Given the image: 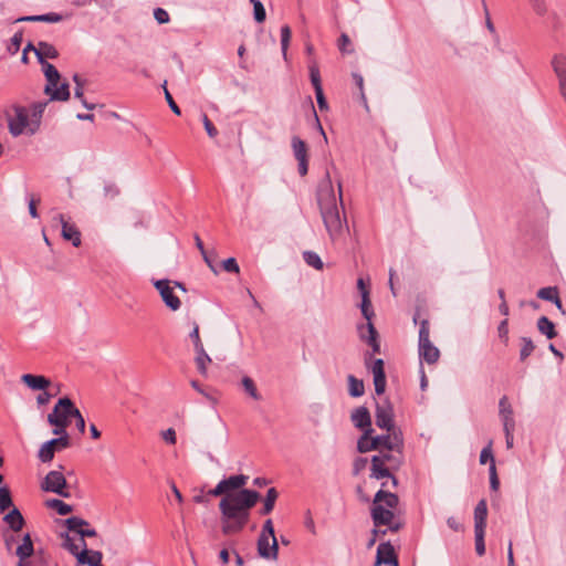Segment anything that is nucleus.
Wrapping results in <instances>:
<instances>
[{
  "label": "nucleus",
  "instance_id": "nucleus-22",
  "mask_svg": "<svg viewBox=\"0 0 566 566\" xmlns=\"http://www.w3.org/2000/svg\"><path fill=\"white\" fill-rule=\"evenodd\" d=\"M23 384H25L32 390H44L46 389L51 381L44 376L24 374L21 377Z\"/></svg>",
  "mask_w": 566,
  "mask_h": 566
},
{
  "label": "nucleus",
  "instance_id": "nucleus-36",
  "mask_svg": "<svg viewBox=\"0 0 566 566\" xmlns=\"http://www.w3.org/2000/svg\"><path fill=\"white\" fill-rule=\"evenodd\" d=\"M303 259L308 266H312L318 271L323 270L324 263L321 260L319 255L313 251L303 252Z\"/></svg>",
  "mask_w": 566,
  "mask_h": 566
},
{
  "label": "nucleus",
  "instance_id": "nucleus-27",
  "mask_svg": "<svg viewBox=\"0 0 566 566\" xmlns=\"http://www.w3.org/2000/svg\"><path fill=\"white\" fill-rule=\"evenodd\" d=\"M537 329L541 334L545 335L548 339H553L557 336L555 325L546 316H541L537 319Z\"/></svg>",
  "mask_w": 566,
  "mask_h": 566
},
{
  "label": "nucleus",
  "instance_id": "nucleus-57",
  "mask_svg": "<svg viewBox=\"0 0 566 566\" xmlns=\"http://www.w3.org/2000/svg\"><path fill=\"white\" fill-rule=\"evenodd\" d=\"M202 256H203L205 262L209 266V269L213 273L218 274V269L214 265V262H216V259H217V254L214 252H211V253L203 252Z\"/></svg>",
  "mask_w": 566,
  "mask_h": 566
},
{
  "label": "nucleus",
  "instance_id": "nucleus-12",
  "mask_svg": "<svg viewBox=\"0 0 566 566\" xmlns=\"http://www.w3.org/2000/svg\"><path fill=\"white\" fill-rule=\"evenodd\" d=\"M373 428L366 429L363 436L359 438L357 442V450L360 453H366L371 450H378L381 448L382 442L385 441L386 434L373 437Z\"/></svg>",
  "mask_w": 566,
  "mask_h": 566
},
{
  "label": "nucleus",
  "instance_id": "nucleus-4",
  "mask_svg": "<svg viewBox=\"0 0 566 566\" xmlns=\"http://www.w3.org/2000/svg\"><path fill=\"white\" fill-rule=\"evenodd\" d=\"M399 497L391 492L379 490L370 507V516L375 527L387 526L391 532H398L402 524L396 517Z\"/></svg>",
  "mask_w": 566,
  "mask_h": 566
},
{
  "label": "nucleus",
  "instance_id": "nucleus-35",
  "mask_svg": "<svg viewBox=\"0 0 566 566\" xmlns=\"http://www.w3.org/2000/svg\"><path fill=\"white\" fill-rule=\"evenodd\" d=\"M66 411H69V409L66 407L59 406V401H57L55 403L52 412L49 413L48 420L50 418H52V419L55 418L60 422L62 421V422H69L70 423V413H67Z\"/></svg>",
  "mask_w": 566,
  "mask_h": 566
},
{
  "label": "nucleus",
  "instance_id": "nucleus-61",
  "mask_svg": "<svg viewBox=\"0 0 566 566\" xmlns=\"http://www.w3.org/2000/svg\"><path fill=\"white\" fill-rule=\"evenodd\" d=\"M203 126L207 132V134L213 138L218 135L217 128L213 126V124L210 122L207 115H203L202 117Z\"/></svg>",
  "mask_w": 566,
  "mask_h": 566
},
{
  "label": "nucleus",
  "instance_id": "nucleus-62",
  "mask_svg": "<svg viewBox=\"0 0 566 566\" xmlns=\"http://www.w3.org/2000/svg\"><path fill=\"white\" fill-rule=\"evenodd\" d=\"M190 338L193 342L195 349H200L201 350V347H203V345H202V342H201L200 336H199V326L197 324L193 325V329L190 333Z\"/></svg>",
  "mask_w": 566,
  "mask_h": 566
},
{
  "label": "nucleus",
  "instance_id": "nucleus-3",
  "mask_svg": "<svg viewBox=\"0 0 566 566\" xmlns=\"http://www.w3.org/2000/svg\"><path fill=\"white\" fill-rule=\"evenodd\" d=\"M48 102L33 103L30 108L21 105H13L7 113V122L10 134L13 137L21 135H34L41 125L42 115Z\"/></svg>",
  "mask_w": 566,
  "mask_h": 566
},
{
  "label": "nucleus",
  "instance_id": "nucleus-39",
  "mask_svg": "<svg viewBox=\"0 0 566 566\" xmlns=\"http://www.w3.org/2000/svg\"><path fill=\"white\" fill-rule=\"evenodd\" d=\"M291 36H292L291 28L289 25H283L281 28V49H282L283 57L285 60L287 59V49L290 45Z\"/></svg>",
  "mask_w": 566,
  "mask_h": 566
},
{
  "label": "nucleus",
  "instance_id": "nucleus-51",
  "mask_svg": "<svg viewBox=\"0 0 566 566\" xmlns=\"http://www.w3.org/2000/svg\"><path fill=\"white\" fill-rule=\"evenodd\" d=\"M63 547L66 548L71 554L75 555L78 559V554L81 553L80 547H82L81 543L75 544L74 541L66 534L64 536Z\"/></svg>",
  "mask_w": 566,
  "mask_h": 566
},
{
  "label": "nucleus",
  "instance_id": "nucleus-6",
  "mask_svg": "<svg viewBox=\"0 0 566 566\" xmlns=\"http://www.w3.org/2000/svg\"><path fill=\"white\" fill-rule=\"evenodd\" d=\"M41 489L45 492L55 493L62 497H70L71 494L67 490V483L64 474L61 471H50L41 483Z\"/></svg>",
  "mask_w": 566,
  "mask_h": 566
},
{
  "label": "nucleus",
  "instance_id": "nucleus-52",
  "mask_svg": "<svg viewBox=\"0 0 566 566\" xmlns=\"http://www.w3.org/2000/svg\"><path fill=\"white\" fill-rule=\"evenodd\" d=\"M488 461L491 463H495L493 452H492V441L488 443L486 447H484L480 453V463L485 464Z\"/></svg>",
  "mask_w": 566,
  "mask_h": 566
},
{
  "label": "nucleus",
  "instance_id": "nucleus-32",
  "mask_svg": "<svg viewBox=\"0 0 566 566\" xmlns=\"http://www.w3.org/2000/svg\"><path fill=\"white\" fill-rule=\"evenodd\" d=\"M500 417L502 422L515 421L513 417V409L507 400V397H502L499 402Z\"/></svg>",
  "mask_w": 566,
  "mask_h": 566
},
{
  "label": "nucleus",
  "instance_id": "nucleus-17",
  "mask_svg": "<svg viewBox=\"0 0 566 566\" xmlns=\"http://www.w3.org/2000/svg\"><path fill=\"white\" fill-rule=\"evenodd\" d=\"M371 373L374 375L375 391L378 396L382 395L386 389V375L382 359L378 358L374 360L371 365Z\"/></svg>",
  "mask_w": 566,
  "mask_h": 566
},
{
  "label": "nucleus",
  "instance_id": "nucleus-20",
  "mask_svg": "<svg viewBox=\"0 0 566 566\" xmlns=\"http://www.w3.org/2000/svg\"><path fill=\"white\" fill-rule=\"evenodd\" d=\"M82 551L78 554V564L88 565V566H97L103 558V555L98 551H87L86 543L84 539H81Z\"/></svg>",
  "mask_w": 566,
  "mask_h": 566
},
{
  "label": "nucleus",
  "instance_id": "nucleus-7",
  "mask_svg": "<svg viewBox=\"0 0 566 566\" xmlns=\"http://www.w3.org/2000/svg\"><path fill=\"white\" fill-rule=\"evenodd\" d=\"M375 417L377 427L385 429L387 431L386 434H391L394 431H401L395 424L394 409L388 400L377 402Z\"/></svg>",
  "mask_w": 566,
  "mask_h": 566
},
{
  "label": "nucleus",
  "instance_id": "nucleus-38",
  "mask_svg": "<svg viewBox=\"0 0 566 566\" xmlns=\"http://www.w3.org/2000/svg\"><path fill=\"white\" fill-rule=\"evenodd\" d=\"M360 310H361L363 316L367 319V323H371V317L374 316V311L371 307L369 292L363 293Z\"/></svg>",
  "mask_w": 566,
  "mask_h": 566
},
{
  "label": "nucleus",
  "instance_id": "nucleus-30",
  "mask_svg": "<svg viewBox=\"0 0 566 566\" xmlns=\"http://www.w3.org/2000/svg\"><path fill=\"white\" fill-rule=\"evenodd\" d=\"M241 385H242V388L244 389V391L254 400H260L261 399V395L255 386V382L254 380L249 377V376H244L242 379H241Z\"/></svg>",
  "mask_w": 566,
  "mask_h": 566
},
{
  "label": "nucleus",
  "instance_id": "nucleus-1",
  "mask_svg": "<svg viewBox=\"0 0 566 566\" xmlns=\"http://www.w3.org/2000/svg\"><path fill=\"white\" fill-rule=\"evenodd\" d=\"M248 479L243 474L231 475L221 480L208 492L211 496H223L219 502V510L224 535L235 534L244 528L250 517V510L260 499L256 491L243 489Z\"/></svg>",
  "mask_w": 566,
  "mask_h": 566
},
{
  "label": "nucleus",
  "instance_id": "nucleus-15",
  "mask_svg": "<svg viewBox=\"0 0 566 566\" xmlns=\"http://www.w3.org/2000/svg\"><path fill=\"white\" fill-rule=\"evenodd\" d=\"M382 564L398 566L395 549L389 542L379 544L377 548L375 566H379Z\"/></svg>",
  "mask_w": 566,
  "mask_h": 566
},
{
  "label": "nucleus",
  "instance_id": "nucleus-54",
  "mask_svg": "<svg viewBox=\"0 0 566 566\" xmlns=\"http://www.w3.org/2000/svg\"><path fill=\"white\" fill-rule=\"evenodd\" d=\"M253 13L255 21L259 23H262L266 18L265 9L260 1L253 3Z\"/></svg>",
  "mask_w": 566,
  "mask_h": 566
},
{
  "label": "nucleus",
  "instance_id": "nucleus-9",
  "mask_svg": "<svg viewBox=\"0 0 566 566\" xmlns=\"http://www.w3.org/2000/svg\"><path fill=\"white\" fill-rule=\"evenodd\" d=\"M293 155L298 164V174L305 176L308 171V149L304 140L297 136H293L292 140Z\"/></svg>",
  "mask_w": 566,
  "mask_h": 566
},
{
  "label": "nucleus",
  "instance_id": "nucleus-60",
  "mask_svg": "<svg viewBox=\"0 0 566 566\" xmlns=\"http://www.w3.org/2000/svg\"><path fill=\"white\" fill-rule=\"evenodd\" d=\"M429 333H430V331H429V322L424 319L420 324L419 342L430 340Z\"/></svg>",
  "mask_w": 566,
  "mask_h": 566
},
{
  "label": "nucleus",
  "instance_id": "nucleus-26",
  "mask_svg": "<svg viewBox=\"0 0 566 566\" xmlns=\"http://www.w3.org/2000/svg\"><path fill=\"white\" fill-rule=\"evenodd\" d=\"M3 521L13 532L21 531L25 523L21 512L17 507H13L8 514H6Z\"/></svg>",
  "mask_w": 566,
  "mask_h": 566
},
{
  "label": "nucleus",
  "instance_id": "nucleus-23",
  "mask_svg": "<svg viewBox=\"0 0 566 566\" xmlns=\"http://www.w3.org/2000/svg\"><path fill=\"white\" fill-rule=\"evenodd\" d=\"M390 468L380 463V459L378 458H371V473L370 476L374 479H382V478H390L392 481V485H397V479L390 474Z\"/></svg>",
  "mask_w": 566,
  "mask_h": 566
},
{
  "label": "nucleus",
  "instance_id": "nucleus-11",
  "mask_svg": "<svg viewBox=\"0 0 566 566\" xmlns=\"http://www.w3.org/2000/svg\"><path fill=\"white\" fill-rule=\"evenodd\" d=\"M552 67L558 80L559 94L566 103V55H554L552 59Z\"/></svg>",
  "mask_w": 566,
  "mask_h": 566
},
{
  "label": "nucleus",
  "instance_id": "nucleus-43",
  "mask_svg": "<svg viewBox=\"0 0 566 566\" xmlns=\"http://www.w3.org/2000/svg\"><path fill=\"white\" fill-rule=\"evenodd\" d=\"M53 442H45L39 450V459L42 462H50L54 458L55 450L52 448Z\"/></svg>",
  "mask_w": 566,
  "mask_h": 566
},
{
  "label": "nucleus",
  "instance_id": "nucleus-37",
  "mask_svg": "<svg viewBox=\"0 0 566 566\" xmlns=\"http://www.w3.org/2000/svg\"><path fill=\"white\" fill-rule=\"evenodd\" d=\"M349 394L353 397H360L364 395L365 387L363 380L357 379L353 375L348 376Z\"/></svg>",
  "mask_w": 566,
  "mask_h": 566
},
{
  "label": "nucleus",
  "instance_id": "nucleus-44",
  "mask_svg": "<svg viewBox=\"0 0 566 566\" xmlns=\"http://www.w3.org/2000/svg\"><path fill=\"white\" fill-rule=\"evenodd\" d=\"M59 406H63L69 409V411H66V412L70 413V418H75V420H76V419L83 417L82 413L80 412V410L75 407V405L69 397L60 398Z\"/></svg>",
  "mask_w": 566,
  "mask_h": 566
},
{
  "label": "nucleus",
  "instance_id": "nucleus-25",
  "mask_svg": "<svg viewBox=\"0 0 566 566\" xmlns=\"http://www.w3.org/2000/svg\"><path fill=\"white\" fill-rule=\"evenodd\" d=\"M34 52L41 64L46 63L45 59H55L59 55L57 50L46 42H39Z\"/></svg>",
  "mask_w": 566,
  "mask_h": 566
},
{
  "label": "nucleus",
  "instance_id": "nucleus-29",
  "mask_svg": "<svg viewBox=\"0 0 566 566\" xmlns=\"http://www.w3.org/2000/svg\"><path fill=\"white\" fill-rule=\"evenodd\" d=\"M63 20V17L59 13H46V14H40V15H30L21 18L20 21H40V22H50V23H56Z\"/></svg>",
  "mask_w": 566,
  "mask_h": 566
},
{
  "label": "nucleus",
  "instance_id": "nucleus-8",
  "mask_svg": "<svg viewBox=\"0 0 566 566\" xmlns=\"http://www.w3.org/2000/svg\"><path fill=\"white\" fill-rule=\"evenodd\" d=\"M156 290L159 292L163 302L171 311L176 312L181 307V301L174 293V286L169 280H158L154 283Z\"/></svg>",
  "mask_w": 566,
  "mask_h": 566
},
{
  "label": "nucleus",
  "instance_id": "nucleus-63",
  "mask_svg": "<svg viewBox=\"0 0 566 566\" xmlns=\"http://www.w3.org/2000/svg\"><path fill=\"white\" fill-rule=\"evenodd\" d=\"M350 45V39L347 34L343 33L338 40V48L343 53H349L352 52L348 46Z\"/></svg>",
  "mask_w": 566,
  "mask_h": 566
},
{
  "label": "nucleus",
  "instance_id": "nucleus-13",
  "mask_svg": "<svg viewBox=\"0 0 566 566\" xmlns=\"http://www.w3.org/2000/svg\"><path fill=\"white\" fill-rule=\"evenodd\" d=\"M53 220L61 224L64 240L71 241L74 247L81 245V232L75 224L70 223L62 213L55 216Z\"/></svg>",
  "mask_w": 566,
  "mask_h": 566
},
{
  "label": "nucleus",
  "instance_id": "nucleus-19",
  "mask_svg": "<svg viewBox=\"0 0 566 566\" xmlns=\"http://www.w3.org/2000/svg\"><path fill=\"white\" fill-rule=\"evenodd\" d=\"M419 356L427 364H436L440 358V350L431 343V340L419 342Z\"/></svg>",
  "mask_w": 566,
  "mask_h": 566
},
{
  "label": "nucleus",
  "instance_id": "nucleus-16",
  "mask_svg": "<svg viewBox=\"0 0 566 566\" xmlns=\"http://www.w3.org/2000/svg\"><path fill=\"white\" fill-rule=\"evenodd\" d=\"M60 81L46 82L44 93L50 95L51 101H67L70 97L69 84Z\"/></svg>",
  "mask_w": 566,
  "mask_h": 566
},
{
  "label": "nucleus",
  "instance_id": "nucleus-64",
  "mask_svg": "<svg viewBox=\"0 0 566 566\" xmlns=\"http://www.w3.org/2000/svg\"><path fill=\"white\" fill-rule=\"evenodd\" d=\"M315 96H316V101H317V105H318V108L321 111H325L328 108V105H327V101L325 98V95H324V92H323V88L321 90H316L315 91Z\"/></svg>",
  "mask_w": 566,
  "mask_h": 566
},
{
  "label": "nucleus",
  "instance_id": "nucleus-28",
  "mask_svg": "<svg viewBox=\"0 0 566 566\" xmlns=\"http://www.w3.org/2000/svg\"><path fill=\"white\" fill-rule=\"evenodd\" d=\"M33 552L34 549L31 536L30 534H25L22 538V543L17 547L15 554L19 559H27L32 556Z\"/></svg>",
  "mask_w": 566,
  "mask_h": 566
},
{
  "label": "nucleus",
  "instance_id": "nucleus-33",
  "mask_svg": "<svg viewBox=\"0 0 566 566\" xmlns=\"http://www.w3.org/2000/svg\"><path fill=\"white\" fill-rule=\"evenodd\" d=\"M195 350L197 353L196 364H197L198 370L201 375L205 376V375H207V365L211 363V358L206 353L203 347H201V350L200 349H195Z\"/></svg>",
  "mask_w": 566,
  "mask_h": 566
},
{
  "label": "nucleus",
  "instance_id": "nucleus-34",
  "mask_svg": "<svg viewBox=\"0 0 566 566\" xmlns=\"http://www.w3.org/2000/svg\"><path fill=\"white\" fill-rule=\"evenodd\" d=\"M277 491L274 488L268 490L266 497L264 500L263 509L261 510V514L266 515L272 512L274 509L275 501L277 499Z\"/></svg>",
  "mask_w": 566,
  "mask_h": 566
},
{
  "label": "nucleus",
  "instance_id": "nucleus-48",
  "mask_svg": "<svg viewBox=\"0 0 566 566\" xmlns=\"http://www.w3.org/2000/svg\"><path fill=\"white\" fill-rule=\"evenodd\" d=\"M474 535H475V551H476V554L479 556H482L485 553V544H484L485 530L474 531Z\"/></svg>",
  "mask_w": 566,
  "mask_h": 566
},
{
  "label": "nucleus",
  "instance_id": "nucleus-59",
  "mask_svg": "<svg viewBox=\"0 0 566 566\" xmlns=\"http://www.w3.org/2000/svg\"><path fill=\"white\" fill-rule=\"evenodd\" d=\"M154 17L159 24L169 22V14L165 9H161V8L155 9Z\"/></svg>",
  "mask_w": 566,
  "mask_h": 566
},
{
  "label": "nucleus",
  "instance_id": "nucleus-55",
  "mask_svg": "<svg viewBox=\"0 0 566 566\" xmlns=\"http://www.w3.org/2000/svg\"><path fill=\"white\" fill-rule=\"evenodd\" d=\"M490 486L493 491H497L500 488V481L496 473V467L495 463L490 464Z\"/></svg>",
  "mask_w": 566,
  "mask_h": 566
},
{
  "label": "nucleus",
  "instance_id": "nucleus-45",
  "mask_svg": "<svg viewBox=\"0 0 566 566\" xmlns=\"http://www.w3.org/2000/svg\"><path fill=\"white\" fill-rule=\"evenodd\" d=\"M308 71H310L311 83L314 87V91L323 88L322 83H321L319 70L315 62L310 64Z\"/></svg>",
  "mask_w": 566,
  "mask_h": 566
},
{
  "label": "nucleus",
  "instance_id": "nucleus-24",
  "mask_svg": "<svg viewBox=\"0 0 566 566\" xmlns=\"http://www.w3.org/2000/svg\"><path fill=\"white\" fill-rule=\"evenodd\" d=\"M488 517V505L485 500L479 501L474 509V531L485 530Z\"/></svg>",
  "mask_w": 566,
  "mask_h": 566
},
{
  "label": "nucleus",
  "instance_id": "nucleus-47",
  "mask_svg": "<svg viewBox=\"0 0 566 566\" xmlns=\"http://www.w3.org/2000/svg\"><path fill=\"white\" fill-rule=\"evenodd\" d=\"M46 82L60 81L61 76L56 67L51 63L42 64Z\"/></svg>",
  "mask_w": 566,
  "mask_h": 566
},
{
  "label": "nucleus",
  "instance_id": "nucleus-18",
  "mask_svg": "<svg viewBox=\"0 0 566 566\" xmlns=\"http://www.w3.org/2000/svg\"><path fill=\"white\" fill-rule=\"evenodd\" d=\"M66 527L72 531L76 532L81 535V539H84V537H94L96 536V531L94 528H84L88 523L80 518L77 516H72L65 521Z\"/></svg>",
  "mask_w": 566,
  "mask_h": 566
},
{
  "label": "nucleus",
  "instance_id": "nucleus-50",
  "mask_svg": "<svg viewBox=\"0 0 566 566\" xmlns=\"http://www.w3.org/2000/svg\"><path fill=\"white\" fill-rule=\"evenodd\" d=\"M48 442H53L52 448L55 451H60L70 447V437L69 434H64L59 438L49 440Z\"/></svg>",
  "mask_w": 566,
  "mask_h": 566
},
{
  "label": "nucleus",
  "instance_id": "nucleus-46",
  "mask_svg": "<svg viewBox=\"0 0 566 566\" xmlns=\"http://www.w3.org/2000/svg\"><path fill=\"white\" fill-rule=\"evenodd\" d=\"M13 506L10 490L8 488H0V511L4 512Z\"/></svg>",
  "mask_w": 566,
  "mask_h": 566
},
{
  "label": "nucleus",
  "instance_id": "nucleus-2",
  "mask_svg": "<svg viewBox=\"0 0 566 566\" xmlns=\"http://www.w3.org/2000/svg\"><path fill=\"white\" fill-rule=\"evenodd\" d=\"M317 201L325 228L332 240H336L343 232L346 220L340 218L329 174L321 181L317 190Z\"/></svg>",
  "mask_w": 566,
  "mask_h": 566
},
{
  "label": "nucleus",
  "instance_id": "nucleus-21",
  "mask_svg": "<svg viewBox=\"0 0 566 566\" xmlns=\"http://www.w3.org/2000/svg\"><path fill=\"white\" fill-rule=\"evenodd\" d=\"M352 421L355 424V427L363 429L364 431L366 429L371 428V419L370 413L366 407H358L352 412Z\"/></svg>",
  "mask_w": 566,
  "mask_h": 566
},
{
  "label": "nucleus",
  "instance_id": "nucleus-14",
  "mask_svg": "<svg viewBox=\"0 0 566 566\" xmlns=\"http://www.w3.org/2000/svg\"><path fill=\"white\" fill-rule=\"evenodd\" d=\"M358 334L359 338L371 347L374 354L380 353L378 333L373 323L360 324L358 326Z\"/></svg>",
  "mask_w": 566,
  "mask_h": 566
},
{
  "label": "nucleus",
  "instance_id": "nucleus-56",
  "mask_svg": "<svg viewBox=\"0 0 566 566\" xmlns=\"http://www.w3.org/2000/svg\"><path fill=\"white\" fill-rule=\"evenodd\" d=\"M222 268L224 271L230 273H239L240 268L234 258H229L222 262Z\"/></svg>",
  "mask_w": 566,
  "mask_h": 566
},
{
  "label": "nucleus",
  "instance_id": "nucleus-5",
  "mask_svg": "<svg viewBox=\"0 0 566 566\" xmlns=\"http://www.w3.org/2000/svg\"><path fill=\"white\" fill-rule=\"evenodd\" d=\"M379 453L373 458L380 459V463L397 470L403 462V436L401 431H394L386 434L381 448L377 450Z\"/></svg>",
  "mask_w": 566,
  "mask_h": 566
},
{
  "label": "nucleus",
  "instance_id": "nucleus-58",
  "mask_svg": "<svg viewBox=\"0 0 566 566\" xmlns=\"http://www.w3.org/2000/svg\"><path fill=\"white\" fill-rule=\"evenodd\" d=\"M119 193L118 188L114 184H106L104 186V198L105 199H114Z\"/></svg>",
  "mask_w": 566,
  "mask_h": 566
},
{
  "label": "nucleus",
  "instance_id": "nucleus-41",
  "mask_svg": "<svg viewBox=\"0 0 566 566\" xmlns=\"http://www.w3.org/2000/svg\"><path fill=\"white\" fill-rule=\"evenodd\" d=\"M521 343L520 359L523 361L534 352L535 345L528 337H521Z\"/></svg>",
  "mask_w": 566,
  "mask_h": 566
},
{
  "label": "nucleus",
  "instance_id": "nucleus-49",
  "mask_svg": "<svg viewBox=\"0 0 566 566\" xmlns=\"http://www.w3.org/2000/svg\"><path fill=\"white\" fill-rule=\"evenodd\" d=\"M48 422L54 427L53 434L59 436V437L67 434L66 428L70 426L69 422H62V421L60 422L55 418L54 419L50 418Z\"/></svg>",
  "mask_w": 566,
  "mask_h": 566
},
{
  "label": "nucleus",
  "instance_id": "nucleus-53",
  "mask_svg": "<svg viewBox=\"0 0 566 566\" xmlns=\"http://www.w3.org/2000/svg\"><path fill=\"white\" fill-rule=\"evenodd\" d=\"M497 335L505 345L509 343V321H507V318L503 319L499 324Z\"/></svg>",
  "mask_w": 566,
  "mask_h": 566
},
{
  "label": "nucleus",
  "instance_id": "nucleus-42",
  "mask_svg": "<svg viewBox=\"0 0 566 566\" xmlns=\"http://www.w3.org/2000/svg\"><path fill=\"white\" fill-rule=\"evenodd\" d=\"M73 81H74V82H75V84H76L75 92H74L75 97L81 99V102H82V104H83V106H84L85 108H87V109H93V108L95 107V105H94V104H88V103L84 99V97H83V83H82V81H81L80 75L75 74V75L73 76Z\"/></svg>",
  "mask_w": 566,
  "mask_h": 566
},
{
  "label": "nucleus",
  "instance_id": "nucleus-31",
  "mask_svg": "<svg viewBox=\"0 0 566 566\" xmlns=\"http://www.w3.org/2000/svg\"><path fill=\"white\" fill-rule=\"evenodd\" d=\"M46 506L55 510L60 515H67L72 512V506L62 500L51 499L45 502Z\"/></svg>",
  "mask_w": 566,
  "mask_h": 566
},
{
  "label": "nucleus",
  "instance_id": "nucleus-10",
  "mask_svg": "<svg viewBox=\"0 0 566 566\" xmlns=\"http://www.w3.org/2000/svg\"><path fill=\"white\" fill-rule=\"evenodd\" d=\"M258 554L268 560H276L279 554V545L276 537L259 535Z\"/></svg>",
  "mask_w": 566,
  "mask_h": 566
},
{
  "label": "nucleus",
  "instance_id": "nucleus-40",
  "mask_svg": "<svg viewBox=\"0 0 566 566\" xmlns=\"http://www.w3.org/2000/svg\"><path fill=\"white\" fill-rule=\"evenodd\" d=\"M558 296V289L556 286L542 287L537 291V297L544 301L554 302Z\"/></svg>",
  "mask_w": 566,
  "mask_h": 566
}]
</instances>
